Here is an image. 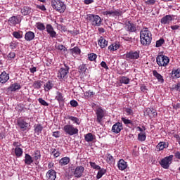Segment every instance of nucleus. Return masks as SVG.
<instances>
[{"mask_svg":"<svg viewBox=\"0 0 180 180\" xmlns=\"http://www.w3.org/2000/svg\"><path fill=\"white\" fill-rule=\"evenodd\" d=\"M140 37L141 43L143 46H148L150 44L151 40H153L151 32L148 30V28H143L141 31Z\"/></svg>","mask_w":180,"mask_h":180,"instance_id":"nucleus-1","label":"nucleus"},{"mask_svg":"<svg viewBox=\"0 0 180 180\" xmlns=\"http://www.w3.org/2000/svg\"><path fill=\"white\" fill-rule=\"evenodd\" d=\"M52 8L56 9L57 12H60V13H64L67 8L65 4L60 0H53L52 1Z\"/></svg>","mask_w":180,"mask_h":180,"instance_id":"nucleus-2","label":"nucleus"},{"mask_svg":"<svg viewBox=\"0 0 180 180\" xmlns=\"http://www.w3.org/2000/svg\"><path fill=\"white\" fill-rule=\"evenodd\" d=\"M87 20L93 26H101L102 25V19L98 15L89 14L87 16Z\"/></svg>","mask_w":180,"mask_h":180,"instance_id":"nucleus-3","label":"nucleus"},{"mask_svg":"<svg viewBox=\"0 0 180 180\" xmlns=\"http://www.w3.org/2000/svg\"><path fill=\"white\" fill-rule=\"evenodd\" d=\"M63 130L66 134H68L69 136H75V134H78L79 131L78 128L70 124L65 125L63 128Z\"/></svg>","mask_w":180,"mask_h":180,"instance_id":"nucleus-4","label":"nucleus"},{"mask_svg":"<svg viewBox=\"0 0 180 180\" xmlns=\"http://www.w3.org/2000/svg\"><path fill=\"white\" fill-rule=\"evenodd\" d=\"M156 63L159 67H167L169 64V58L167 56L160 55L156 58Z\"/></svg>","mask_w":180,"mask_h":180,"instance_id":"nucleus-5","label":"nucleus"},{"mask_svg":"<svg viewBox=\"0 0 180 180\" xmlns=\"http://www.w3.org/2000/svg\"><path fill=\"white\" fill-rule=\"evenodd\" d=\"M16 125L18 126V127H19V129H20L22 131H25V130H27V129H29V126H30L29 124V123H27V122H26V117H19L17 120V124Z\"/></svg>","mask_w":180,"mask_h":180,"instance_id":"nucleus-6","label":"nucleus"},{"mask_svg":"<svg viewBox=\"0 0 180 180\" xmlns=\"http://www.w3.org/2000/svg\"><path fill=\"white\" fill-rule=\"evenodd\" d=\"M174 158L173 155H170L169 156H167L163 158L160 162V165L165 169H168L169 168V165L172 164V159Z\"/></svg>","mask_w":180,"mask_h":180,"instance_id":"nucleus-7","label":"nucleus"},{"mask_svg":"<svg viewBox=\"0 0 180 180\" xmlns=\"http://www.w3.org/2000/svg\"><path fill=\"white\" fill-rule=\"evenodd\" d=\"M103 14L105 15L106 16L117 18V16H122V15H123V11H122V10H120V9L111 10V11H104L103 12Z\"/></svg>","mask_w":180,"mask_h":180,"instance_id":"nucleus-8","label":"nucleus"},{"mask_svg":"<svg viewBox=\"0 0 180 180\" xmlns=\"http://www.w3.org/2000/svg\"><path fill=\"white\" fill-rule=\"evenodd\" d=\"M96 115L97 116L98 123H101L102 120L103 119V117H105V116L106 115V110H103L102 108V107H100V108H97V110L96 111Z\"/></svg>","mask_w":180,"mask_h":180,"instance_id":"nucleus-9","label":"nucleus"},{"mask_svg":"<svg viewBox=\"0 0 180 180\" xmlns=\"http://www.w3.org/2000/svg\"><path fill=\"white\" fill-rule=\"evenodd\" d=\"M127 58L129 60H139L140 58V51H131L126 54Z\"/></svg>","mask_w":180,"mask_h":180,"instance_id":"nucleus-10","label":"nucleus"},{"mask_svg":"<svg viewBox=\"0 0 180 180\" xmlns=\"http://www.w3.org/2000/svg\"><path fill=\"white\" fill-rule=\"evenodd\" d=\"M68 70H70V68L67 66H65V68H61L58 72V78L59 79H63V78H65V77H67V75L68 74Z\"/></svg>","mask_w":180,"mask_h":180,"instance_id":"nucleus-11","label":"nucleus"},{"mask_svg":"<svg viewBox=\"0 0 180 180\" xmlns=\"http://www.w3.org/2000/svg\"><path fill=\"white\" fill-rule=\"evenodd\" d=\"M122 130H123V124L122 122H116L112 127V131L115 134H118Z\"/></svg>","mask_w":180,"mask_h":180,"instance_id":"nucleus-12","label":"nucleus"},{"mask_svg":"<svg viewBox=\"0 0 180 180\" xmlns=\"http://www.w3.org/2000/svg\"><path fill=\"white\" fill-rule=\"evenodd\" d=\"M84 168L82 166H77L74 171L75 178H81L84 175Z\"/></svg>","mask_w":180,"mask_h":180,"instance_id":"nucleus-13","label":"nucleus"},{"mask_svg":"<svg viewBox=\"0 0 180 180\" xmlns=\"http://www.w3.org/2000/svg\"><path fill=\"white\" fill-rule=\"evenodd\" d=\"M173 18L174 15H167L160 20V22L162 25H169L170 22H172Z\"/></svg>","mask_w":180,"mask_h":180,"instance_id":"nucleus-14","label":"nucleus"},{"mask_svg":"<svg viewBox=\"0 0 180 180\" xmlns=\"http://www.w3.org/2000/svg\"><path fill=\"white\" fill-rule=\"evenodd\" d=\"M9 81V74L4 71L0 75V84H6Z\"/></svg>","mask_w":180,"mask_h":180,"instance_id":"nucleus-15","label":"nucleus"},{"mask_svg":"<svg viewBox=\"0 0 180 180\" xmlns=\"http://www.w3.org/2000/svg\"><path fill=\"white\" fill-rule=\"evenodd\" d=\"M46 178L49 180H56V178H57V173L56 172V171L50 169L47 172L46 174Z\"/></svg>","mask_w":180,"mask_h":180,"instance_id":"nucleus-16","label":"nucleus"},{"mask_svg":"<svg viewBox=\"0 0 180 180\" xmlns=\"http://www.w3.org/2000/svg\"><path fill=\"white\" fill-rule=\"evenodd\" d=\"M118 169L120 171H124L126 168H127V162L124 161V160L121 159L117 162Z\"/></svg>","mask_w":180,"mask_h":180,"instance_id":"nucleus-17","label":"nucleus"},{"mask_svg":"<svg viewBox=\"0 0 180 180\" xmlns=\"http://www.w3.org/2000/svg\"><path fill=\"white\" fill-rule=\"evenodd\" d=\"M125 27L128 32H136V24L130 21H128L127 22H126Z\"/></svg>","mask_w":180,"mask_h":180,"instance_id":"nucleus-18","label":"nucleus"},{"mask_svg":"<svg viewBox=\"0 0 180 180\" xmlns=\"http://www.w3.org/2000/svg\"><path fill=\"white\" fill-rule=\"evenodd\" d=\"M46 29L47 33L51 36V37H56L57 32L54 31V28H53V26H51V25L48 24L46 25Z\"/></svg>","mask_w":180,"mask_h":180,"instance_id":"nucleus-19","label":"nucleus"},{"mask_svg":"<svg viewBox=\"0 0 180 180\" xmlns=\"http://www.w3.org/2000/svg\"><path fill=\"white\" fill-rule=\"evenodd\" d=\"M98 46H100L101 49H105L108 46V41L103 38V37H101L98 40Z\"/></svg>","mask_w":180,"mask_h":180,"instance_id":"nucleus-20","label":"nucleus"},{"mask_svg":"<svg viewBox=\"0 0 180 180\" xmlns=\"http://www.w3.org/2000/svg\"><path fill=\"white\" fill-rule=\"evenodd\" d=\"M153 77H155L158 82H161V84L164 83V77L162 75H161V74L158 73L157 70H153Z\"/></svg>","mask_w":180,"mask_h":180,"instance_id":"nucleus-21","label":"nucleus"},{"mask_svg":"<svg viewBox=\"0 0 180 180\" xmlns=\"http://www.w3.org/2000/svg\"><path fill=\"white\" fill-rule=\"evenodd\" d=\"M25 39L27 40V41H32V40L34 39V32L32 31L26 32L25 34Z\"/></svg>","mask_w":180,"mask_h":180,"instance_id":"nucleus-22","label":"nucleus"},{"mask_svg":"<svg viewBox=\"0 0 180 180\" xmlns=\"http://www.w3.org/2000/svg\"><path fill=\"white\" fill-rule=\"evenodd\" d=\"M8 22L10 25H11V26H16V25L20 22L19 18H18L16 16L11 17L8 19Z\"/></svg>","mask_w":180,"mask_h":180,"instance_id":"nucleus-23","label":"nucleus"},{"mask_svg":"<svg viewBox=\"0 0 180 180\" xmlns=\"http://www.w3.org/2000/svg\"><path fill=\"white\" fill-rule=\"evenodd\" d=\"M20 84L18 83H14L9 86L8 89L11 92H15V91H18V89H20Z\"/></svg>","mask_w":180,"mask_h":180,"instance_id":"nucleus-24","label":"nucleus"},{"mask_svg":"<svg viewBox=\"0 0 180 180\" xmlns=\"http://www.w3.org/2000/svg\"><path fill=\"white\" fill-rule=\"evenodd\" d=\"M168 147V145L165 142H160L157 146H156V150L157 151H162L164 148H167Z\"/></svg>","mask_w":180,"mask_h":180,"instance_id":"nucleus-25","label":"nucleus"},{"mask_svg":"<svg viewBox=\"0 0 180 180\" xmlns=\"http://www.w3.org/2000/svg\"><path fill=\"white\" fill-rule=\"evenodd\" d=\"M55 99H56L59 103H61V102H64L65 101L64 95H63L61 92L57 91Z\"/></svg>","mask_w":180,"mask_h":180,"instance_id":"nucleus-26","label":"nucleus"},{"mask_svg":"<svg viewBox=\"0 0 180 180\" xmlns=\"http://www.w3.org/2000/svg\"><path fill=\"white\" fill-rule=\"evenodd\" d=\"M79 72L80 74H88V72H89V70L86 68V65H80L79 67Z\"/></svg>","mask_w":180,"mask_h":180,"instance_id":"nucleus-27","label":"nucleus"},{"mask_svg":"<svg viewBox=\"0 0 180 180\" xmlns=\"http://www.w3.org/2000/svg\"><path fill=\"white\" fill-rule=\"evenodd\" d=\"M53 86H54V84L51 81H48L44 85V90L47 92H49V91H50L51 89H53Z\"/></svg>","mask_w":180,"mask_h":180,"instance_id":"nucleus-28","label":"nucleus"},{"mask_svg":"<svg viewBox=\"0 0 180 180\" xmlns=\"http://www.w3.org/2000/svg\"><path fill=\"white\" fill-rule=\"evenodd\" d=\"M120 45L119 44H112L108 46V50L112 53L113 51H116V50H119Z\"/></svg>","mask_w":180,"mask_h":180,"instance_id":"nucleus-29","label":"nucleus"},{"mask_svg":"<svg viewBox=\"0 0 180 180\" xmlns=\"http://www.w3.org/2000/svg\"><path fill=\"white\" fill-rule=\"evenodd\" d=\"M32 13V8H29L28 6H24L21 10V13L26 16L27 15H30Z\"/></svg>","mask_w":180,"mask_h":180,"instance_id":"nucleus-30","label":"nucleus"},{"mask_svg":"<svg viewBox=\"0 0 180 180\" xmlns=\"http://www.w3.org/2000/svg\"><path fill=\"white\" fill-rule=\"evenodd\" d=\"M33 162V158L29 154H25V164L27 165H30Z\"/></svg>","mask_w":180,"mask_h":180,"instance_id":"nucleus-31","label":"nucleus"},{"mask_svg":"<svg viewBox=\"0 0 180 180\" xmlns=\"http://www.w3.org/2000/svg\"><path fill=\"white\" fill-rule=\"evenodd\" d=\"M70 158L65 157L60 160L59 164H60V165H61L63 167L64 165H68L70 163Z\"/></svg>","mask_w":180,"mask_h":180,"instance_id":"nucleus-32","label":"nucleus"},{"mask_svg":"<svg viewBox=\"0 0 180 180\" xmlns=\"http://www.w3.org/2000/svg\"><path fill=\"white\" fill-rule=\"evenodd\" d=\"M106 174V169H104V168H101L98 169V174L96 175V178L97 179H101V178L102 176H103V175H105Z\"/></svg>","mask_w":180,"mask_h":180,"instance_id":"nucleus-33","label":"nucleus"},{"mask_svg":"<svg viewBox=\"0 0 180 180\" xmlns=\"http://www.w3.org/2000/svg\"><path fill=\"white\" fill-rule=\"evenodd\" d=\"M120 84H124L125 85H127L130 83V79L127 77L122 76L120 77Z\"/></svg>","mask_w":180,"mask_h":180,"instance_id":"nucleus-34","label":"nucleus"},{"mask_svg":"<svg viewBox=\"0 0 180 180\" xmlns=\"http://www.w3.org/2000/svg\"><path fill=\"white\" fill-rule=\"evenodd\" d=\"M34 132L37 133V134H40V133H41V131H43V126H41V124H35L34 126Z\"/></svg>","mask_w":180,"mask_h":180,"instance_id":"nucleus-35","label":"nucleus"},{"mask_svg":"<svg viewBox=\"0 0 180 180\" xmlns=\"http://www.w3.org/2000/svg\"><path fill=\"white\" fill-rule=\"evenodd\" d=\"M85 141L88 143L95 140V136H94L91 133H89L84 136Z\"/></svg>","mask_w":180,"mask_h":180,"instance_id":"nucleus-36","label":"nucleus"},{"mask_svg":"<svg viewBox=\"0 0 180 180\" xmlns=\"http://www.w3.org/2000/svg\"><path fill=\"white\" fill-rule=\"evenodd\" d=\"M68 119L69 120H71L72 122H73V123L77 124L78 126L81 124V120H79V119L77 118V117L69 116Z\"/></svg>","mask_w":180,"mask_h":180,"instance_id":"nucleus-37","label":"nucleus"},{"mask_svg":"<svg viewBox=\"0 0 180 180\" xmlns=\"http://www.w3.org/2000/svg\"><path fill=\"white\" fill-rule=\"evenodd\" d=\"M172 75L173 78H180V69H173Z\"/></svg>","mask_w":180,"mask_h":180,"instance_id":"nucleus-38","label":"nucleus"},{"mask_svg":"<svg viewBox=\"0 0 180 180\" xmlns=\"http://www.w3.org/2000/svg\"><path fill=\"white\" fill-rule=\"evenodd\" d=\"M43 85V82L40 80L35 81L32 85L34 89H40Z\"/></svg>","mask_w":180,"mask_h":180,"instance_id":"nucleus-39","label":"nucleus"},{"mask_svg":"<svg viewBox=\"0 0 180 180\" xmlns=\"http://www.w3.org/2000/svg\"><path fill=\"white\" fill-rule=\"evenodd\" d=\"M15 154L16 155V157H22V155H23V149L19 148V147H16L15 148Z\"/></svg>","mask_w":180,"mask_h":180,"instance_id":"nucleus-40","label":"nucleus"},{"mask_svg":"<svg viewBox=\"0 0 180 180\" xmlns=\"http://www.w3.org/2000/svg\"><path fill=\"white\" fill-rule=\"evenodd\" d=\"M41 158V155L40 154L39 150H35L32 154V158L33 160H35V161H37V160H40Z\"/></svg>","mask_w":180,"mask_h":180,"instance_id":"nucleus-41","label":"nucleus"},{"mask_svg":"<svg viewBox=\"0 0 180 180\" xmlns=\"http://www.w3.org/2000/svg\"><path fill=\"white\" fill-rule=\"evenodd\" d=\"M113 161H115V158H113V156H112V155L108 153L106 155V162H108V164H112Z\"/></svg>","mask_w":180,"mask_h":180,"instance_id":"nucleus-42","label":"nucleus"},{"mask_svg":"<svg viewBox=\"0 0 180 180\" xmlns=\"http://www.w3.org/2000/svg\"><path fill=\"white\" fill-rule=\"evenodd\" d=\"M37 28L38 30L43 31L46 30V26H44V24L41 22H37Z\"/></svg>","mask_w":180,"mask_h":180,"instance_id":"nucleus-43","label":"nucleus"},{"mask_svg":"<svg viewBox=\"0 0 180 180\" xmlns=\"http://www.w3.org/2000/svg\"><path fill=\"white\" fill-rule=\"evenodd\" d=\"M146 134L140 133L138 135V140L139 141H146Z\"/></svg>","mask_w":180,"mask_h":180,"instance_id":"nucleus-44","label":"nucleus"},{"mask_svg":"<svg viewBox=\"0 0 180 180\" xmlns=\"http://www.w3.org/2000/svg\"><path fill=\"white\" fill-rule=\"evenodd\" d=\"M165 43V40L164 39L161 38L159 40L156 41V45L155 47H161Z\"/></svg>","mask_w":180,"mask_h":180,"instance_id":"nucleus-45","label":"nucleus"},{"mask_svg":"<svg viewBox=\"0 0 180 180\" xmlns=\"http://www.w3.org/2000/svg\"><path fill=\"white\" fill-rule=\"evenodd\" d=\"M94 95H95V93L94 91H91V90L84 92V96L86 98H91V96H94Z\"/></svg>","mask_w":180,"mask_h":180,"instance_id":"nucleus-46","label":"nucleus"},{"mask_svg":"<svg viewBox=\"0 0 180 180\" xmlns=\"http://www.w3.org/2000/svg\"><path fill=\"white\" fill-rule=\"evenodd\" d=\"M97 56L95 53H90L88 55V58L90 61H95L96 60Z\"/></svg>","mask_w":180,"mask_h":180,"instance_id":"nucleus-47","label":"nucleus"},{"mask_svg":"<svg viewBox=\"0 0 180 180\" xmlns=\"http://www.w3.org/2000/svg\"><path fill=\"white\" fill-rule=\"evenodd\" d=\"M72 53L73 54H81V49L78 46L74 47L72 49Z\"/></svg>","mask_w":180,"mask_h":180,"instance_id":"nucleus-48","label":"nucleus"},{"mask_svg":"<svg viewBox=\"0 0 180 180\" xmlns=\"http://www.w3.org/2000/svg\"><path fill=\"white\" fill-rule=\"evenodd\" d=\"M90 165L94 169H101V166L96 165L95 162H90Z\"/></svg>","mask_w":180,"mask_h":180,"instance_id":"nucleus-49","label":"nucleus"},{"mask_svg":"<svg viewBox=\"0 0 180 180\" xmlns=\"http://www.w3.org/2000/svg\"><path fill=\"white\" fill-rule=\"evenodd\" d=\"M121 120L124 124H131V121L126 117H122Z\"/></svg>","mask_w":180,"mask_h":180,"instance_id":"nucleus-50","label":"nucleus"},{"mask_svg":"<svg viewBox=\"0 0 180 180\" xmlns=\"http://www.w3.org/2000/svg\"><path fill=\"white\" fill-rule=\"evenodd\" d=\"M146 112V115L150 117L151 115H153V112H154V108H147Z\"/></svg>","mask_w":180,"mask_h":180,"instance_id":"nucleus-51","label":"nucleus"},{"mask_svg":"<svg viewBox=\"0 0 180 180\" xmlns=\"http://www.w3.org/2000/svg\"><path fill=\"white\" fill-rule=\"evenodd\" d=\"M38 101L39 103H41V105H43V106H49L48 103L46 102V101H44L43 98H39Z\"/></svg>","mask_w":180,"mask_h":180,"instance_id":"nucleus-52","label":"nucleus"},{"mask_svg":"<svg viewBox=\"0 0 180 180\" xmlns=\"http://www.w3.org/2000/svg\"><path fill=\"white\" fill-rule=\"evenodd\" d=\"M13 36L14 37H15V39H22V34H20V33L18 32H14L13 33Z\"/></svg>","mask_w":180,"mask_h":180,"instance_id":"nucleus-53","label":"nucleus"},{"mask_svg":"<svg viewBox=\"0 0 180 180\" xmlns=\"http://www.w3.org/2000/svg\"><path fill=\"white\" fill-rule=\"evenodd\" d=\"M173 89H174V91H179V92H180V82H179L176 84L173 85Z\"/></svg>","mask_w":180,"mask_h":180,"instance_id":"nucleus-54","label":"nucleus"},{"mask_svg":"<svg viewBox=\"0 0 180 180\" xmlns=\"http://www.w3.org/2000/svg\"><path fill=\"white\" fill-rule=\"evenodd\" d=\"M56 49L58 50H60V51H65V50H67V48H65V46H64L62 44H59L56 46Z\"/></svg>","mask_w":180,"mask_h":180,"instance_id":"nucleus-55","label":"nucleus"},{"mask_svg":"<svg viewBox=\"0 0 180 180\" xmlns=\"http://www.w3.org/2000/svg\"><path fill=\"white\" fill-rule=\"evenodd\" d=\"M52 154H53L55 158H57V157H60V155H61V153L59 151L56 150V149L53 150Z\"/></svg>","mask_w":180,"mask_h":180,"instance_id":"nucleus-56","label":"nucleus"},{"mask_svg":"<svg viewBox=\"0 0 180 180\" xmlns=\"http://www.w3.org/2000/svg\"><path fill=\"white\" fill-rule=\"evenodd\" d=\"M70 105L71 106H72L73 108H77V106H78V102H77V101H70Z\"/></svg>","mask_w":180,"mask_h":180,"instance_id":"nucleus-57","label":"nucleus"},{"mask_svg":"<svg viewBox=\"0 0 180 180\" xmlns=\"http://www.w3.org/2000/svg\"><path fill=\"white\" fill-rule=\"evenodd\" d=\"M101 65L103 68H105V70H109V67H108V65L106 64V63L105 61H102L101 63Z\"/></svg>","mask_w":180,"mask_h":180,"instance_id":"nucleus-58","label":"nucleus"},{"mask_svg":"<svg viewBox=\"0 0 180 180\" xmlns=\"http://www.w3.org/2000/svg\"><path fill=\"white\" fill-rule=\"evenodd\" d=\"M146 5H154L155 4V0H148L145 1Z\"/></svg>","mask_w":180,"mask_h":180,"instance_id":"nucleus-59","label":"nucleus"},{"mask_svg":"<svg viewBox=\"0 0 180 180\" xmlns=\"http://www.w3.org/2000/svg\"><path fill=\"white\" fill-rule=\"evenodd\" d=\"M125 112L128 115H133V110H131V108H126Z\"/></svg>","mask_w":180,"mask_h":180,"instance_id":"nucleus-60","label":"nucleus"},{"mask_svg":"<svg viewBox=\"0 0 180 180\" xmlns=\"http://www.w3.org/2000/svg\"><path fill=\"white\" fill-rule=\"evenodd\" d=\"M53 136L56 137V139H58V137H60V131H54L53 133Z\"/></svg>","mask_w":180,"mask_h":180,"instance_id":"nucleus-61","label":"nucleus"},{"mask_svg":"<svg viewBox=\"0 0 180 180\" xmlns=\"http://www.w3.org/2000/svg\"><path fill=\"white\" fill-rule=\"evenodd\" d=\"M15 52H11V53L8 55V58L12 59V58H15Z\"/></svg>","mask_w":180,"mask_h":180,"instance_id":"nucleus-62","label":"nucleus"},{"mask_svg":"<svg viewBox=\"0 0 180 180\" xmlns=\"http://www.w3.org/2000/svg\"><path fill=\"white\" fill-rule=\"evenodd\" d=\"M37 9H40L41 11H46V6H44V5L42 6H37Z\"/></svg>","mask_w":180,"mask_h":180,"instance_id":"nucleus-63","label":"nucleus"},{"mask_svg":"<svg viewBox=\"0 0 180 180\" xmlns=\"http://www.w3.org/2000/svg\"><path fill=\"white\" fill-rule=\"evenodd\" d=\"M179 27H180V26L177 25L171 26V29L172 30H178V29H179Z\"/></svg>","mask_w":180,"mask_h":180,"instance_id":"nucleus-64","label":"nucleus"}]
</instances>
